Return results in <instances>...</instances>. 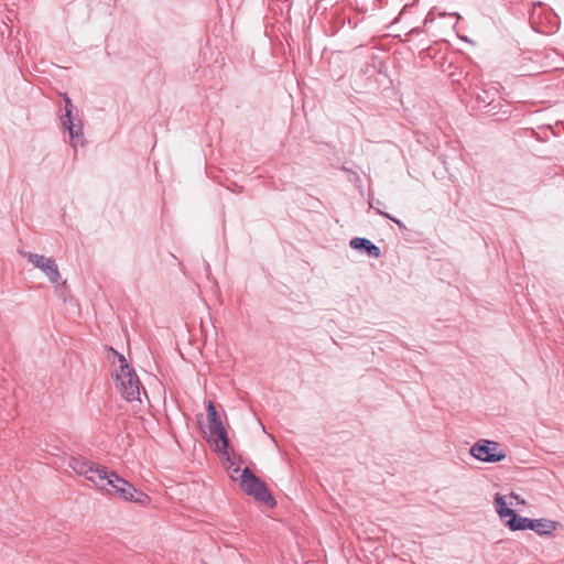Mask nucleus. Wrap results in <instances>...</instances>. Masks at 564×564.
<instances>
[{
	"instance_id": "nucleus-8",
	"label": "nucleus",
	"mask_w": 564,
	"mask_h": 564,
	"mask_svg": "<svg viewBox=\"0 0 564 564\" xmlns=\"http://www.w3.org/2000/svg\"><path fill=\"white\" fill-rule=\"evenodd\" d=\"M530 21L540 33H550L557 26V15L551 10L538 3L533 6Z\"/></svg>"
},
{
	"instance_id": "nucleus-10",
	"label": "nucleus",
	"mask_w": 564,
	"mask_h": 564,
	"mask_svg": "<svg viewBox=\"0 0 564 564\" xmlns=\"http://www.w3.org/2000/svg\"><path fill=\"white\" fill-rule=\"evenodd\" d=\"M492 442L490 441H479L470 448V454L478 460L482 462H494V448L489 446Z\"/></svg>"
},
{
	"instance_id": "nucleus-12",
	"label": "nucleus",
	"mask_w": 564,
	"mask_h": 564,
	"mask_svg": "<svg viewBox=\"0 0 564 564\" xmlns=\"http://www.w3.org/2000/svg\"><path fill=\"white\" fill-rule=\"evenodd\" d=\"M63 97V100L65 102V106H64V109H65V115L61 118L62 120V123H70V119H74L73 117V102L70 100V98L68 97L67 94H63L61 95Z\"/></svg>"
},
{
	"instance_id": "nucleus-1",
	"label": "nucleus",
	"mask_w": 564,
	"mask_h": 564,
	"mask_svg": "<svg viewBox=\"0 0 564 564\" xmlns=\"http://www.w3.org/2000/svg\"><path fill=\"white\" fill-rule=\"evenodd\" d=\"M68 466L79 476L90 481L98 490L105 488L113 470L99 465L84 456H73L69 458Z\"/></svg>"
},
{
	"instance_id": "nucleus-14",
	"label": "nucleus",
	"mask_w": 564,
	"mask_h": 564,
	"mask_svg": "<svg viewBox=\"0 0 564 564\" xmlns=\"http://www.w3.org/2000/svg\"><path fill=\"white\" fill-rule=\"evenodd\" d=\"M349 247H376L370 240L366 238H354L349 242Z\"/></svg>"
},
{
	"instance_id": "nucleus-3",
	"label": "nucleus",
	"mask_w": 564,
	"mask_h": 564,
	"mask_svg": "<svg viewBox=\"0 0 564 564\" xmlns=\"http://www.w3.org/2000/svg\"><path fill=\"white\" fill-rule=\"evenodd\" d=\"M100 491L116 496L126 501H133L139 505H147L150 498L147 494L138 490L132 484L120 477L116 471L110 475L108 484Z\"/></svg>"
},
{
	"instance_id": "nucleus-6",
	"label": "nucleus",
	"mask_w": 564,
	"mask_h": 564,
	"mask_svg": "<svg viewBox=\"0 0 564 564\" xmlns=\"http://www.w3.org/2000/svg\"><path fill=\"white\" fill-rule=\"evenodd\" d=\"M509 505L513 506V502L510 501ZM507 506V500L496 494V511L500 519L506 521V525L512 531L530 529L531 519L519 517L513 509L508 508Z\"/></svg>"
},
{
	"instance_id": "nucleus-13",
	"label": "nucleus",
	"mask_w": 564,
	"mask_h": 564,
	"mask_svg": "<svg viewBox=\"0 0 564 564\" xmlns=\"http://www.w3.org/2000/svg\"><path fill=\"white\" fill-rule=\"evenodd\" d=\"M229 447L227 448V454L219 452L221 455L226 456V469L231 479H236L235 475L240 471V467L231 459L229 452Z\"/></svg>"
},
{
	"instance_id": "nucleus-7",
	"label": "nucleus",
	"mask_w": 564,
	"mask_h": 564,
	"mask_svg": "<svg viewBox=\"0 0 564 564\" xmlns=\"http://www.w3.org/2000/svg\"><path fill=\"white\" fill-rule=\"evenodd\" d=\"M21 257L25 258L35 268H39L53 284H58L61 274L57 264L53 258H47L37 253L20 250Z\"/></svg>"
},
{
	"instance_id": "nucleus-11",
	"label": "nucleus",
	"mask_w": 564,
	"mask_h": 564,
	"mask_svg": "<svg viewBox=\"0 0 564 564\" xmlns=\"http://www.w3.org/2000/svg\"><path fill=\"white\" fill-rule=\"evenodd\" d=\"M556 529V523L547 519L531 520L530 530L540 535L551 534Z\"/></svg>"
},
{
	"instance_id": "nucleus-2",
	"label": "nucleus",
	"mask_w": 564,
	"mask_h": 564,
	"mask_svg": "<svg viewBox=\"0 0 564 564\" xmlns=\"http://www.w3.org/2000/svg\"><path fill=\"white\" fill-rule=\"evenodd\" d=\"M115 380L123 399L129 402L140 400L141 382L122 355H119V367L116 370Z\"/></svg>"
},
{
	"instance_id": "nucleus-16",
	"label": "nucleus",
	"mask_w": 564,
	"mask_h": 564,
	"mask_svg": "<svg viewBox=\"0 0 564 564\" xmlns=\"http://www.w3.org/2000/svg\"><path fill=\"white\" fill-rule=\"evenodd\" d=\"M485 96L478 95L477 98L480 99L486 105H491L494 99H491L488 95V90H484Z\"/></svg>"
},
{
	"instance_id": "nucleus-17",
	"label": "nucleus",
	"mask_w": 564,
	"mask_h": 564,
	"mask_svg": "<svg viewBox=\"0 0 564 564\" xmlns=\"http://www.w3.org/2000/svg\"><path fill=\"white\" fill-rule=\"evenodd\" d=\"M506 457V454L502 452H496V462H500Z\"/></svg>"
},
{
	"instance_id": "nucleus-18",
	"label": "nucleus",
	"mask_w": 564,
	"mask_h": 564,
	"mask_svg": "<svg viewBox=\"0 0 564 564\" xmlns=\"http://www.w3.org/2000/svg\"><path fill=\"white\" fill-rule=\"evenodd\" d=\"M378 213H379V214H381V215H383V216H386V217H388V218H390V219H392V220H393L397 225H399L400 227L402 226V225H401V223H400L398 219H394V218L390 217L388 214H384V213H383V212H381V210H378Z\"/></svg>"
},
{
	"instance_id": "nucleus-15",
	"label": "nucleus",
	"mask_w": 564,
	"mask_h": 564,
	"mask_svg": "<svg viewBox=\"0 0 564 564\" xmlns=\"http://www.w3.org/2000/svg\"><path fill=\"white\" fill-rule=\"evenodd\" d=\"M365 252L368 257H380V249H359Z\"/></svg>"
},
{
	"instance_id": "nucleus-4",
	"label": "nucleus",
	"mask_w": 564,
	"mask_h": 564,
	"mask_svg": "<svg viewBox=\"0 0 564 564\" xmlns=\"http://www.w3.org/2000/svg\"><path fill=\"white\" fill-rule=\"evenodd\" d=\"M239 478L240 487L248 496H251L254 498V500L265 503L270 507L275 505V500L268 490L267 485L248 467L241 470Z\"/></svg>"
},
{
	"instance_id": "nucleus-5",
	"label": "nucleus",
	"mask_w": 564,
	"mask_h": 564,
	"mask_svg": "<svg viewBox=\"0 0 564 564\" xmlns=\"http://www.w3.org/2000/svg\"><path fill=\"white\" fill-rule=\"evenodd\" d=\"M207 416H208V430L210 434L209 442L214 441L216 445V449L218 452H223L227 454V448L229 447V438L227 435V431L223 425L219 414L217 413L214 404L209 402L207 408Z\"/></svg>"
},
{
	"instance_id": "nucleus-19",
	"label": "nucleus",
	"mask_w": 564,
	"mask_h": 564,
	"mask_svg": "<svg viewBox=\"0 0 564 564\" xmlns=\"http://www.w3.org/2000/svg\"><path fill=\"white\" fill-rule=\"evenodd\" d=\"M510 499H514V500L517 501V503H524V501H523V500H520V499H519V496H517V495H514V494H512V495L510 496Z\"/></svg>"
},
{
	"instance_id": "nucleus-9",
	"label": "nucleus",
	"mask_w": 564,
	"mask_h": 564,
	"mask_svg": "<svg viewBox=\"0 0 564 564\" xmlns=\"http://www.w3.org/2000/svg\"><path fill=\"white\" fill-rule=\"evenodd\" d=\"M62 126L68 131L72 147H83L85 144V138L83 132V122L80 119L75 122V119H70V123H62Z\"/></svg>"
}]
</instances>
